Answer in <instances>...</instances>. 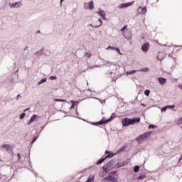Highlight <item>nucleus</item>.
<instances>
[{"instance_id":"1","label":"nucleus","mask_w":182,"mask_h":182,"mask_svg":"<svg viewBox=\"0 0 182 182\" xmlns=\"http://www.w3.org/2000/svg\"><path fill=\"white\" fill-rule=\"evenodd\" d=\"M140 117L130 119L129 117L123 118L121 121L123 127H128L132 124H136V123H140Z\"/></svg>"},{"instance_id":"2","label":"nucleus","mask_w":182,"mask_h":182,"mask_svg":"<svg viewBox=\"0 0 182 182\" xmlns=\"http://www.w3.org/2000/svg\"><path fill=\"white\" fill-rule=\"evenodd\" d=\"M151 136V132L148 131L141 135H139L136 139V141L139 143V144H141L143 141H146L149 137Z\"/></svg>"},{"instance_id":"3","label":"nucleus","mask_w":182,"mask_h":182,"mask_svg":"<svg viewBox=\"0 0 182 182\" xmlns=\"http://www.w3.org/2000/svg\"><path fill=\"white\" fill-rule=\"evenodd\" d=\"M103 181L104 182H118L117 180H116L115 178L111 176L110 174L107 177H105L103 179Z\"/></svg>"},{"instance_id":"4","label":"nucleus","mask_w":182,"mask_h":182,"mask_svg":"<svg viewBox=\"0 0 182 182\" xmlns=\"http://www.w3.org/2000/svg\"><path fill=\"white\" fill-rule=\"evenodd\" d=\"M84 6L85 9H90L92 11V9H94L95 8L93 6V1H91L88 3H85Z\"/></svg>"},{"instance_id":"5","label":"nucleus","mask_w":182,"mask_h":182,"mask_svg":"<svg viewBox=\"0 0 182 182\" xmlns=\"http://www.w3.org/2000/svg\"><path fill=\"white\" fill-rule=\"evenodd\" d=\"M133 4H134V1H131V2H129V3L122 4L119 6V8L120 9H123V8H128V6H132V5H133Z\"/></svg>"},{"instance_id":"6","label":"nucleus","mask_w":182,"mask_h":182,"mask_svg":"<svg viewBox=\"0 0 182 182\" xmlns=\"http://www.w3.org/2000/svg\"><path fill=\"white\" fill-rule=\"evenodd\" d=\"M149 48H150V43H145L141 46V50H143V52H148Z\"/></svg>"},{"instance_id":"7","label":"nucleus","mask_w":182,"mask_h":182,"mask_svg":"<svg viewBox=\"0 0 182 182\" xmlns=\"http://www.w3.org/2000/svg\"><path fill=\"white\" fill-rule=\"evenodd\" d=\"M1 147L2 149H6V151L9 153H12V146H11V144H3Z\"/></svg>"},{"instance_id":"8","label":"nucleus","mask_w":182,"mask_h":182,"mask_svg":"<svg viewBox=\"0 0 182 182\" xmlns=\"http://www.w3.org/2000/svg\"><path fill=\"white\" fill-rule=\"evenodd\" d=\"M147 9L146 7H139L138 8V13L140 14L141 15H144L146 14Z\"/></svg>"},{"instance_id":"9","label":"nucleus","mask_w":182,"mask_h":182,"mask_svg":"<svg viewBox=\"0 0 182 182\" xmlns=\"http://www.w3.org/2000/svg\"><path fill=\"white\" fill-rule=\"evenodd\" d=\"M158 80H159V83L161 84V85H166V82H167V80L166 79V78H163V77H159L158 78Z\"/></svg>"},{"instance_id":"10","label":"nucleus","mask_w":182,"mask_h":182,"mask_svg":"<svg viewBox=\"0 0 182 182\" xmlns=\"http://www.w3.org/2000/svg\"><path fill=\"white\" fill-rule=\"evenodd\" d=\"M112 119L105 120V119H102L101 121L97 122V124H105V123H109V122H111Z\"/></svg>"},{"instance_id":"11","label":"nucleus","mask_w":182,"mask_h":182,"mask_svg":"<svg viewBox=\"0 0 182 182\" xmlns=\"http://www.w3.org/2000/svg\"><path fill=\"white\" fill-rule=\"evenodd\" d=\"M108 48H109V49H112V50H116V52H117V53H119V55H122L121 53L120 49H119V48L113 47V46H109Z\"/></svg>"},{"instance_id":"12","label":"nucleus","mask_w":182,"mask_h":182,"mask_svg":"<svg viewBox=\"0 0 182 182\" xmlns=\"http://www.w3.org/2000/svg\"><path fill=\"white\" fill-rule=\"evenodd\" d=\"M100 16L102 17L103 19H106V14L103 11H100L98 12Z\"/></svg>"},{"instance_id":"13","label":"nucleus","mask_w":182,"mask_h":182,"mask_svg":"<svg viewBox=\"0 0 182 182\" xmlns=\"http://www.w3.org/2000/svg\"><path fill=\"white\" fill-rule=\"evenodd\" d=\"M37 117L38 116L36 114H33V116H31L30 121L28 122V124H31V123L35 122V119H36Z\"/></svg>"},{"instance_id":"14","label":"nucleus","mask_w":182,"mask_h":182,"mask_svg":"<svg viewBox=\"0 0 182 182\" xmlns=\"http://www.w3.org/2000/svg\"><path fill=\"white\" fill-rule=\"evenodd\" d=\"M126 29H127V25H125L122 29H121V32L123 35V36H126Z\"/></svg>"},{"instance_id":"15","label":"nucleus","mask_w":182,"mask_h":182,"mask_svg":"<svg viewBox=\"0 0 182 182\" xmlns=\"http://www.w3.org/2000/svg\"><path fill=\"white\" fill-rule=\"evenodd\" d=\"M134 173H139V171H140V166H135L134 168Z\"/></svg>"},{"instance_id":"16","label":"nucleus","mask_w":182,"mask_h":182,"mask_svg":"<svg viewBox=\"0 0 182 182\" xmlns=\"http://www.w3.org/2000/svg\"><path fill=\"white\" fill-rule=\"evenodd\" d=\"M175 122L176 124H182V117L180 119H176Z\"/></svg>"},{"instance_id":"17","label":"nucleus","mask_w":182,"mask_h":182,"mask_svg":"<svg viewBox=\"0 0 182 182\" xmlns=\"http://www.w3.org/2000/svg\"><path fill=\"white\" fill-rule=\"evenodd\" d=\"M105 160H106V158H103L100 159L97 162V166H99V164H102V163H103V161H105Z\"/></svg>"},{"instance_id":"18","label":"nucleus","mask_w":182,"mask_h":182,"mask_svg":"<svg viewBox=\"0 0 182 182\" xmlns=\"http://www.w3.org/2000/svg\"><path fill=\"white\" fill-rule=\"evenodd\" d=\"M113 156H114V154L113 153H110L105 156V159H112V157H113Z\"/></svg>"},{"instance_id":"19","label":"nucleus","mask_w":182,"mask_h":182,"mask_svg":"<svg viewBox=\"0 0 182 182\" xmlns=\"http://www.w3.org/2000/svg\"><path fill=\"white\" fill-rule=\"evenodd\" d=\"M21 2H16L14 4H10V6L11 8H16V5H18V4H20Z\"/></svg>"},{"instance_id":"20","label":"nucleus","mask_w":182,"mask_h":182,"mask_svg":"<svg viewBox=\"0 0 182 182\" xmlns=\"http://www.w3.org/2000/svg\"><path fill=\"white\" fill-rule=\"evenodd\" d=\"M126 150V146H122L119 149H118V153H121V151H124Z\"/></svg>"},{"instance_id":"21","label":"nucleus","mask_w":182,"mask_h":182,"mask_svg":"<svg viewBox=\"0 0 182 182\" xmlns=\"http://www.w3.org/2000/svg\"><path fill=\"white\" fill-rule=\"evenodd\" d=\"M149 68H142L141 70H139V72H149Z\"/></svg>"},{"instance_id":"22","label":"nucleus","mask_w":182,"mask_h":182,"mask_svg":"<svg viewBox=\"0 0 182 182\" xmlns=\"http://www.w3.org/2000/svg\"><path fill=\"white\" fill-rule=\"evenodd\" d=\"M85 56H86L87 58H91L92 53H90V52L85 53Z\"/></svg>"},{"instance_id":"23","label":"nucleus","mask_w":182,"mask_h":182,"mask_svg":"<svg viewBox=\"0 0 182 182\" xmlns=\"http://www.w3.org/2000/svg\"><path fill=\"white\" fill-rule=\"evenodd\" d=\"M146 178V175L140 176L137 178V180H144Z\"/></svg>"},{"instance_id":"24","label":"nucleus","mask_w":182,"mask_h":182,"mask_svg":"<svg viewBox=\"0 0 182 182\" xmlns=\"http://www.w3.org/2000/svg\"><path fill=\"white\" fill-rule=\"evenodd\" d=\"M136 72H139V70H131L129 72H127V73L128 75H133V73H136Z\"/></svg>"},{"instance_id":"25","label":"nucleus","mask_w":182,"mask_h":182,"mask_svg":"<svg viewBox=\"0 0 182 182\" xmlns=\"http://www.w3.org/2000/svg\"><path fill=\"white\" fill-rule=\"evenodd\" d=\"M98 21L100 24L99 26H96L95 28H99V26H102V25H103V21H102V19L100 18Z\"/></svg>"},{"instance_id":"26","label":"nucleus","mask_w":182,"mask_h":182,"mask_svg":"<svg viewBox=\"0 0 182 182\" xmlns=\"http://www.w3.org/2000/svg\"><path fill=\"white\" fill-rule=\"evenodd\" d=\"M45 82H46V78H43L40 82L39 84L42 85V83H45Z\"/></svg>"},{"instance_id":"27","label":"nucleus","mask_w":182,"mask_h":182,"mask_svg":"<svg viewBox=\"0 0 182 182\" xmlns=\"http://www.w3.org/2000/svg\"><path fill=\"white\" fill-rule=\"evenodd\" d=\"M55 102H66V100H61V99H55L54 100Z\"/></svg>"},{"instance_id":"28","label":"nucleus","mask_w":182,"mask_h":182,"mask_svg":"<svg viewBox=\"0 0 182 182\" xmlns=\"http://www.w3.org/2000/svg\"><path fill=\"white\" fill-rule=\"evenodd\" d=\"M144 94L146 96H149V95H150V90H145Z\"/></svg>"},{"instance_id":"29","label":"nucleus","mask_w":182,"mask_h":182,"mask_svg":"<svg viewBox=\"0 0 182 182\" xmlns=\"http://www.w3.org/2000/svg\"><path fill=\"white\" fill-rule=\"evenodd\" d=\"M50 79H51V80H56V79H58V77H56V76H51V77H50Z\"/></svg>"},{"instance_id":"30","label":"nucleus","mask_w":182,"mask_h":182,"mask_svg":"<svg viewBox=\"0 0 182 182\" xmlns=\"http://www.w3.org/2000/svg\"><path fill=\"white\" fill-rule=\"evenodd\" d=\"M26 116V114L25 113H22L20 114V119H23Z\"/></svg>"},{"instance_id":"31","label":"nucleus","mask_w":182,"mask_h":182,"mask_svg":"<svg viewBox=\"0 0 182 182\" xmlns=\"http://www.w3.org/2000/svg\"><path fill=\"white\" fill-rule=\"evenodd\" d=\"M154 127H156V126L153 125V124H150L149 127H148V129H154Z\"/></svg>"},{"instance_id":"32","label":"nucleus","mask_w":182,"mask_h":182,"mask_svg":"<svg viewBox=\"0 0 182 182\" xmlns=\"http://www.w3.org/2000/svg\"><path fill=\"white\" fill-rule=\"evenodd\" d=\"M168 107H170L171 109H174V107H176V106L171 105V106H168Z\"/></svg>"},{"instance_id":"33","label":"nucleus","mask_w":182,"mask_h":182,"mask_svg":"<svg viewBox=\"0 0 182 182\" xmlns=\"http://www.w3.org/2000/svg\"><path fill=\"white\" fill-rule=\"evenodd\" d=\"M17 156H18V160H21V154H17Z\"/></svg>"},{"instance_id":"34","label":"nucleus","mask_w":182,"mask_h":182,"mask_svg":"<svg viewBox=\"0 0 182 182\" xmlns=\"http://www.w3.org/2000/svg\"><path fill=\"white\" fill-rule=\"evenodd\" d=\"M109 151H105V154H109Z\"/></svg>"},{"instance_id":"35","label":"nucleus","mask_w":182,"mask_h":182,"mask_svg":"<svg viewBox=\"0 0 182 182\" xmlns=\"http://www.w3.org/2000/svg\"><path fill=\"white\" fill-rule=\"evenodd\" d=\"M180 89H182V85L179 86Z\"/></svg>"},{"instance_id":"36","label":"nucleus","mask_w":182,"mask_h":182,"mask_svg":"<svg viewBox=\"0 0 182 182\" xmlns=\"http://www.w3.org/2000/svg\"><path fill=\"white\" fill-rule=\"evenodd\" d=\"M64 0H60V4H62V2H63Z\"/></svg>"},{"instance_id":"37","label":"nucleus","mask_w":182,"mask_h":182,"mask_svg":"<svg viewBox=\"0 0 182 182\" xmlns=\"http://www.w3.org/2000/svg\"><path fill=\"white\" fill-rule=\"evenodd\" d=\"M166 107H164V108L163 109V110H164V111H166Z\"/></svg>"},{"instance_id":"38","label":"nucleus","mask_w":182,"mask_h":182,"mask_svg":"<svg viewBox=\"0 0 182 182\" xmlns=\"http://www.w3.org/2000/svg\"><path fill=\"white\" fill-rule=\"evenodd\" d=\"M19 6H21V5L18 4V5L17 6V7L19 8Z\"/></svg>"},{"instance_id":"39","label":"nucleus","mask_w":182,"mask_h":182,"mask_svg":"<svg viewBox=\"0 0 182 182\" xmlns=\"http://www.w3.org/2000/svg\"><path fill=\"white\" fill-rule=\"evenodd\" d=\"M37 33H41V31H38L37 32Z\"/></svg>"},{"instance_id":"40","label":"nucleus","mask_w":182,"mask_h":182,"mask_svg":"<svg viewBox=\"0 0 182 182\" xmlns=\"http://www.w3.org/2000/svg\"><path fill=\"white\" fill-rule=\"evenodd\" d=\"M142 106H144V104H141Z\"/></svg>"},{"instance_id":"41","label":"nucleus","mask_w":182,"mask_h":182,"mask_svg":"<svg viewBox=\"0 0 182 182\" xmlns=\"http://www.w3.org/2000/svg\"><path fill=\"white\" fill-rule=\"evenodd\" d=\"M124 38H127V37H126V34H125V36H124Z\"/></svg>"}]
</instances>
